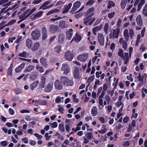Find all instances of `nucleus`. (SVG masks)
I'll return each instance as SVG.
<instances>
[{"instance_id": "obj_21", "label": "nucleus", "mask_w": 147, "mask_h": 147, "mask_svg": "<svg viewBox=\"0 0 147 147\" xmlns=\"http://www.w3.org/2000/svg\"><path fill=\"white\" fill-rule=\"evenodd\" d=\"M35 68V66L31 65H28L24 71V72L26 73L27 72L31 71Z\"/></svg>"}, {"instance_id": "obj_26", "label": "nucleus", "mask_w": 147, "mask_h": 147, "mask_svg": "<svg viewBox=\"0 0 147 147\" xmlns=\"http://www.w3.org/2000/svg\"><path fill=\"white\" fill-rule=\"evenodd\" d=\"M53 84L50 82L47 86V92H50L53 89Z\"/></svg>"}, {"instance_id": "obj_30", "label": "nucleus", "mask_w": 147, "mask_h": 147, "mask_svg": "<svg viewBox=\"0 0 147 147\" xmlns=\"http://www.w3.org/2000/svg\"><path fill=\"white\" fill-rule=\"evenodd\" d=\"M118 54L119 56L122 57L123 59H125V57L123 55V50L122 49L120 48L119 49V51Z\"/></svg>"}, {"instance_id": "obj_24", "label": "nucleus", "mask_w": 147, "mask_h": 147, "mask_svg": "<svg viewBox=\"0 0 147 147\" xmlns=\"http://www.w3.org/2000/svg\"><path fill=\"white\" fill-rule=\"evenodd\" d=\"M95 18H93L88 20L86 21H84V23L86 26H88V25L89 26H90L95 21Z\"/></svg>"}, {"instance_id": "obj_49", "label": "nucleus", "mask_w": 147, "mask_h": 147, "mask_svg": "<svg viewBox=\"0 0 147 147\" xmlns=\"http://www.w3.org/2000/svg\"><path fill=\"white\" fill-rule=\"evenodd\" d=\"M14 91L16 94H18L21 93V90L18 88L15 89Z\"/></svg>"}, {"instance_id": "obj_48", "label": "nucleus", "mask_w": 147, "mask_h": 147, "mask_svg": "<svg viewBox=\"0 0 147 147\" xmlns=\"http://www.w3.org/2000/svg\"><path fill=\"white\" fill-rule=\"evenodd\" d=\"M141 35L140 34H139L137 36V40L136 41V45H138V43L140 40Z\"/></svg>"}, {"instance_id": "obj_13", "label": "nucleus", "mask_w": 147, "mask_h": 147, "mask_svg": "<svg viewBox=\"0 0 147 147\" xmlns=\"http://www.w3.org/2000/svg\"><path fill=\"white\" fill-rule=\"evenodd\" d=\"M25 63H22L15 69V71L17 73L20 72L25 67Z\"/></svg>"}, {"instance_id": "obj_40", "label": "nucleus", "mask_w": 147, "mask_h": 147, "mask_svg": "<svg viewBox=\"0 0 147 147\" xmlns=\"http://www.w3.org/2000/svg\"><path fill=\"white\" fill-rule=\"evenodd\" d=\"M142 13L144 15L147 17V4H145L142 11Z\"/></svg>"}, {"instance_id": "obj_10", "label": "nucleus", "mask_w": 147, "mask_h": 147, "mask_svg": "<svg viewBox=\"0 0 147 147\" xmlns=\"http://www.w3.org/2000/svg\"><path fill=\"white\" fill-rule=\"evenodd\" d=\"M9 0H0V5H3V6L5 7L9 6L11 4V1H9Z\"/></svg>"}, {"instance_id": "obj_64", "label": "nucleus", "mask_w": 147, "mask_h": 147, "mask_svg": "<svg viewBox=\"0 0 147 147\" xmlns=\"http://www.w3.org/2000/svg\"><path fill=\"white\" fill-rule=\"evenodd\" d=\"M16 39V37H11L9 38L8 41L9 42L12 43L13 42V40H15Z\"/></svg>"}, {"instance_id": "obj_12", "label": "nucleus", "mask_w": 147, "mask_h": 147, "mask_svg": "<svg viewBox=\"0 0 147 147\" xmlns=\"http://www.w3.org/2000/svg\"><path fill=\"white\" fill-rule=\"evenodd\" d=\"M120 32V29L119 28H117L116 30H113V38H117Z\"/></svg>"}, {"instance_id": "obj_63", "label": "nucleus", "mask_w": 147, "mask_h": 147, "mask_svg": "<svg viewBox=\"0 0 147 147\" xmlns=\"http://www.w3.org/2000/svg\"><path fill=\"white\" fill-rule=\"evenodd\" d=\"M98 131L99 133L104 134L107 131V129H104L101 130H98Z\"/></svg>"}, {"instance_id": "obj_60", "label": "nucleus", "mask_w": 147, "mask_h": 147, "mask_svg": "<svg viewBox=\"0 0 147 147\" xmlns=\"http://www.w3.org/2000/svg\"><path fill=\"white\" fill-rule=\"evenodd\" d=\"M121 19H119L116 24L117 26V27L119 28L121 26Z\"/></svg>"}, {"instance_id": "obj_52", "label": "nucleus", "mask_w": 147, "mask_h": 147, "mask_svg": "<svg viewBox=\"0 0 147 147\" xmlns=\"http://www.w3.org/2000/svg\"><path fill=\"white\" fill-rule=\"evenodd\" d=\"M94 3L93 0H89L86 3V5H91Z\"/></svg>"}, {"instance_id": "obj_5", "label": "nucleus", "mask_w": 147, "mask_h": 147, "mask_svg": "<svg viewBox=\"0 0 147 147\" xmlns=\"http://www.w3.org/2000/svg\"><path fill=\"white\" fill-rule=\"evenodd\" d=\"M88 54L84 53L78 55L77 57L78 60L81 62H85L88 57Z\"/></svg>"}, {"instance_id": "obj_2", "label": "nucleus", "mask_w": 147, "mask_h": 147, "mask_svg": "<svg viewBox=\"0 0 147 147\" xmlns=\"http://www.w3.org/2000/svg\"><path fill=\"white\" fill-rule=\"evenodd\" d=\"M81 3L80 1L75 2L73 4V6L70 11V12L73 14L76 13L75 11L81 6Z\"/></svg>"}, {"instance_id": "obj_11", "label": "nucleus", "mask_w": 147, "mask_h": 147, "mask_svg": "<svg viewBox=\"0 0 147 147\" xmlns=\"http://www.w3.org/2000/svg\"><path fill=\"white\" fill-rule=\"evenodd\" d=\"M65 38L64 35L62 33H60L58 36V42L59 43H63L65 40Z\"/></svg>"}, {"instance_id": "obj_44", "label": "nucleus", "mask_w": 147, "mask_h": 147, "mask_svg": "<svg viewBox=\"0 0 147 147\" xmlns=\"http://www.w3.org/2000/svg\"><path fill=\"white\" fill-rule=\"evenodd\" d=\"M94 78L95 76L94 75L89 77L87 80L88 82L90 84L94 80Z\"/></svg>"}, {"instance_id": "obj_28", "label": "nucleus", "mask_w": 147, "mask_h": 147, "mask_svg": "<svg viewBox=\"0 0 147 147\" xmlns=\"http://www.w3.org/2000/svg\"><path fill=\"white\" fill-rule=\"evenodd\" d=\"M123 35L125 39L128 41L129 39V34L128 30L127 29H125L124 30Z\"/></svg>"}, {"instance_id": "obj_46", "label": "nucleus", "mask_w": 147, "mask_h": 147, "mask_svg": "<svg viewBox=\"0 0 147 147\" xmlns=\"http://www.w3.org/2000/svg\"><path fill=\"white\" fill-rule=\"evenodd\" d=\"M49 125L52 128L57 127V122H54L53 123L50 124Z\"/></svg>"}, {"instance_id": "obj_41", "label": "nucleus", "mask_w": 147, "mask_h": 147, "mask_svg": "<svg viewBox=\"0 0 147 147\" xmlns=\"http://www.w3.org/2000/svg\"><path fill=\"white\" fill-rule=\"evenodd\" d=\"M85 136L88 139L90 140L92 139L93 134L91 132H88L86 134Z\"/></svg>"}, {"instance_id": "obj_54", "label": "nucleus", "mask_w": 147, "mask_h": 147, "mask_svg": "<svg viewBox=\"0 0 147 147\" xmlns=\"http://www.w3.org/2000/svg\"><path fill=\"white\" fill-rule=\"evenodd\" d=\"M138 78L139 79V81L140 82H143L144 80V76H141L140 73L139 74Z\"/></svg>"}, {"instance_id": "obj_47", "label": "nucleus", "mask_w": 147, "mask_h": 147, "mask_svg": "<svg viewBox=\"0 0 147 147\" xmlns=\"http://www.w3.org/2000/svg\"><path fill=\"white\" fill-rule=\"evenodd\" d=\"M36 68L37 69L39 70L40 72L42 73L44 71V69L43 67L39 65L36 66Z\"/></svg>"}, {"instance_id": "obj_9", "label": "nucleus", "mask_w": 147, "mask_h": 147, "mask_svg": "<svg viewBox=\"0 0 147 147\" xmlns=\"http://www.w3.org/2000/svg\"><path fill=\"white\" fill-rule=\"evenodd\" d=\"M136 23L138 25L140 26H143V19L141 16L139 14L136 19Z\"/></svg>"}, {"instance_id": "obj_15", "label": "nucleus", "mask_w": 147, "mask_h": 147, "mask_svg": "<svg viewBox=\"0 0 147 147\" xmlns=\"http://www.w3.org/2000/svg\"><path fill=\"white\" fill-rule=\"evenodd\" d=\"M30 9H27L26 10H25V11H24V13L20 15V18L22 19V21L25 19H24V18L27 16V14L30 12Z\"/></svg>"}, {"instance_id": "obj_17", "label": "nucleus", "mask_w": 147, "mask_h": 147, "mask_svg": "<svg viewBox=\"0 0 147 147\" xmlns=\"http://www.w3.org/2000/svg\"><path fill=\"white\" fill-rule=\"evenodd\" d=\"M26 45L28 48L30 49L33 45V42L32 40L29 38H27L26 42Z\"/></svg>"}, {"instance_id": "obj_61", "label": "nucleus", "mask_w": 147, "mask_h": 147, "mask_svg": "<svg viewBox=\"0 0 147 147\" xmlns=\"http://www.w3.org/2000/svg\"><path fill=\"white\" fill-rule=\"evenodd\" d=\"M34 135L38 139H41L42 138V136L37 133H35Z\"/></svg>"}, {"instance_id": "obj_59", "label": "nucleus", "mask_w": 147, "mask_h": 147, "mask_svg": "<svg viewBox=\"0 0 147 147\" xmlns=\"http://www.w3.org/2000/svg\"><path fill=\"white\" fill-rule=\"evenodd\" d=\"M108 85L106 84H104L103 86V91L105 92L108 88Z\"/></svg>"}, {"instance_id": "obj_62", "label": "nucleus", "mask_w": 147, "mask_h": 147, "mask_svg": "<svg viewBox=\"0 0 147 147\" xmlns=\"http://www.w3.org/2000/svg\"><path fill=\"white\" fill-rule=\"evenodd\" d=\"M22 141L25 144H27L28 142V138L27 137H25L22 139Z\"/></svg>"}, {"instance_id": "obj_19", "label": "nucleus", "mask_w": 147, "mask_h": 147, "mask_svg": "<svg viewBox=\"0 0 147 147\" xmlns=\"http://www.w3.org/2000/svg\"><path fill=\"white\" fill-rule=\"evenodd\" d=\"M120 42L122 44V47L123 49L125 50L127 49V43L126 41L123 40V38H120L119 40Z\"/></svg>"}, {"instance_id": "obj_23", "label": "nucleus", "mask_w": 147, "mask_h": 147, "mask_svg": "<svg viewBox=\"0 0 147 147\" xmlns=\"http://www.w3.org/2000/svg\"><path fill=\"white\" fill-rule=\"evenodd\" d=\"M73 35V29H70L67 32L66 36L67 38L69 40H71Z\"/></svg>"}, {"instance_id": "obj_29", "label": "nucleus", "mask_w": 147, "mask_h": 147, "mask_svg": "<svg viewBox=\"0 0 147 147\" xmlns=\"http://www.w3.org/2000/svg\"><path fill=\"white\" fill-rule=\"evenodd\" d=\"M82 39V38L81 36L80 35L77 34V33L76 34V37L75 38L74 37L71 41V42L74 40L76 41H80Z\"/></svg>"}, {"instance_id": "obj_36", "label": "nucleus", "mask_w": 147, "mask_h": 147, "mask_svg": "<svg viewBox=\"0 0 147 147\" xmlns=\"http://www.w3.org/2000/svg\"><path fill=\"white\" fill-rule=\"evenodd\" d=\"M127 0H122L121 3V6L122 9H124L126 5Z\"/></svg>"}, {"instance_id": "obj_39", "label": "nucleus", "mask_w": 147, "mask_h": 147, "mask_svg": "<svg viewBox=\"0 0 147 147\" xmlns=\"http://www.w3.org/2000/svg\"><path fill=\"white\" fill-rule=\"evenodd\" d=\"M13 66V64L12 63L11 64L7 71L8 74L11 76L12 74Z\"/></svg>"}, {"instance_id": "obj_33", "label": "nucleus", "mask_w": 147, "mask_h": 147, "mask_svg": "<svg viewBox=\"0 0 147 147\" xmlns=\"http://www.w3.org/2000/svg\"><path fill=\"white\" fill-rule=\"evenodd\" d=\"M66 21L64 20H62L60 21L59 23V26L61 28H64L66 27L65 25Z\"/></svg>"}, {"instance_id": "obj_57", "label": "nucleus", "mask_w": 147, "mask_h": 147, "mask_svg": "<svg viewBox=\"0 0 147 147\" xmlns=\"http://www.w3.org/2000/svg\"><path fill=\"white\" fill-rule=\"evenodd\" d=\"M16 22V20H13L11 21H10V22L8 23L7 24V26H9L10 25H12L14 24V23H15Z\"/></svg>"}, {"instance_id": "obj_25", "label": "nucleus", "mask_w": 147, "mask_h": 147, "mask_svg": "<svg viewBox=\"0 0 147 147\" xmlns=\"http://www.w3.org/2000/svg\"><path fill=\"white\" fill-rule=\"evenodd\" d=\"M43 13V11H40L36 14H34L33 18L35 20L37 18L40 17L42 16Z\"/></svg>"}, {"instance_id": "obj_3", "label": "nucleus", "mask_w": 147, "mask_h": 147, "mask_svg": "<svg viewBox=\"0 0 147 147\" xmlns=\"http://www.w3.org/2000/svg\"><path fill=\"white\" fill-rule=\"evenodd\" d=\"M31 35L32 38L33 40H37L39 38L40 34L39 31L36 29L32 32Z\"/></svg>"}, {"instance_id": "obj_7", "label": "nucleus", "mask_w": 147, "mask_h": 147, "mask_svg": "<svg viewBox=\"0 0 147 147\" xmlns=\"http://www.w3.org/2000/svg\"><path fill=\"white\" fill-rule=\"evenodd\" d=\"M62 70L63 71V74L64 75H67L70 71V68L68 65L66 64H63L61 68Z\"/></svg>"}, {"instance_id": "obj_55", "label": "nucleus", "mask_w": 147, "mask_h": 147, "mask_svg": "<svg viewBox=\"0 0 147 147\" xmlns=\"http://www.w3.org/2000/svg\"><path fill=\"white\" fill-rule=\"evenodd\" d=\"M8 143V142L5 141H2L0 142L1 145L3 146H6L7 145V144Z\"/></svg>"}, {"instance_id": "obj_27", "label": "nucleus", "mask_w": 147, "mask_h": 147, "mask_svg": "<svg viewBox=\"0 0 147 147\" xmlns=\"http://www.w3.org/2000/svg\"><path fill=\"white\" fill-rule=\"evenodd\" d=\"M39 83V81H36L32 84L30 86V88L31 90H34L35 88L37 87Z\"/></svg>"}, {"instance_id": "obj_58", "label": "nucleus", "mask_w": 147, "mask_h": 147, "mask_svg": "<svg viewBox=\"0 0 147 147\" xmlns=\"http://www.w3.org/2000/svg\"><path fill=\"white\" fill-rule=\"evenodd\" d=\"M94 10V9L93 7L90 8L87 11V13L88 14H89L90 13L92 12Z\"/></svg>"}, {"instance_id": "obj_43", "label": "nucleus", "mask_w": 147, "mask_h": 147, "mask_svg": "<svg viewBox=\"0 0 147 147\" xmlns=\"http://www.w3.org/2000/svg\"><path fill=\"white\" fill-rule=\"evenodd\" d=\"M40 63L45 66H46V59L45 58L42 57L40 59Z\"/></svg>"}, {"instance_id": "obj_1", "label": "nucleus", "mask_w": 147, "mask_h": 147, "mask_svg": "<svg viewBox=\"0 0 147 147\" xmlns=\"http://www.w3.org/2000/svg\"><path fill=\"white\" fill-rule=\"evenodd\" d=\"M73 78L69 79L67 77L61 76L60 78V81L64 85L72 86L74 84Z\"/></svg>"}, {"instance_id": "obj_38", "label": "nucleus", "mask_w": 147, "mask_h": 147, "mask_svg": "<svg viewBox=\"0 0 147 147\" xmlns=\"http://www.w3.org/2000/svg\"><path fill=\"white\" fill-rule=\"evenodd\" d=\"M61 47L60 45H57L55 48V49L56 52L57 54L59 53L61 50Z\"/></svg>"}, {"instance_id": "obj_51", "label": "nucleus", "mask_w": 147, "mask_h": 147, "mask_svg": "<svg viewBox=\"0 0 147 147\" xmlns=\"http://www.w3.org/2000/svg\"><path fill=\"white\" fill-rule=\"evenodd\" d=\"M109 29V26L106 23L105 24V26H104V30L105 32V33H107V32L108 31Z\"/></svg>"}, {"instance_id": "obj_53", "label": "nucleus", "mask_w": 147, "mask_h": 147, "mask_svg": "<svg viewBox=\"0 0 147 147\" xmlns=\"http://www.w3.org/2000/svg\"><path fill=\"white\" fill-rule=\"evenodd\" d=\"M115 14V12H113L111 13H109L108 15V17L109 18H110V19H111V18H113Z\"/></svg>"}, {"instance_id": "obj_50", "label": "nucleus", "mask_w": 147, "mask_h": 147, "mask_svg": "<svg viewBox=\"0 0 147 147\" xmlns=\"http://www.w3.org/2000/svg\"><path fill=\"white\" fill-rule=\"evenodd\" d=\"M102 24H101L99 27L97 26L92 29V30L94 29L96 31H98L100 30L102 28Z\"/></svg>"}, {"instance_id": "obj_8", "label": "nucleus", "mask_w": 147, "mask_h": 147, "mask_svg": "<svg viewBox=\"0 0 147 147\" xmlns=\"http://www.w3.org/2000/svg\"><path fill=\"white\" fill-rule=\"evenodd\" d=\"M61 81L57 79L55 82V88L58 90H61L63 88V85L61 84Z\"/></svg>"}, {"instance_id": "obj_45", "label": "nucleus", "mask_w": 147, "mask_h": 147, "mask_svg": "<svg viewBox=\"0 0 147 147\" xmlns=\"http://www.w3.org/2000/svg\"><path fill=\"white\" fill-rule=\"evenodd\" d=\"M59 128L60 130L62 132H63L65 130L63 125L62 124H59Z\"/></svg>"}, {"instance_id": "obj_4", "label": "nucleus", "mask_w": 147, "mask_h": 147, "mask_svg": "<svg viewBox=\"0 0 147 147\" xmlns=\"http://www.w3.org/2000/svg\"><path fill=\"white\" fill-rule=\"evenodd\" d=\"M74 57V54L70 51H67L65 54L64 58L66 59L69 61L72 60Z\"/></svg>"}, {"instance_id": "obj_32", "label": "nucleus", "mask_w": 147, "mask_h": 147, "mask_svg": "<svg viewBox=\"0 0 147 147\" xmlns=\"http://www.w3.org/2000/svg\"><path fill=\"white\" fill-rule=\"evenodd\" d=\"M74 77L76 79H78L80 78V72L79 70H74Z\"/></svg>"}, {"instance_id": "obj_14", "label": "nucleus", "mask_w": 147, "mask_h": 147, "mask_svg": "<svg viewBox=\"0 0 147 147\" xmlns=\"http://www.w3.org/2000/svg\"><path fill=\"white\" fill-rule=\"evenodd\" d=\"M58 27L55 25H51L50 27L51 32L55 33L58 30Z\"/></svg>"}, {"instance_id": "obj_18", "label": "nucleus", "mask_w": 147, "mask_h": 147, "mask_svg": "<svg viewBox=\"0 0 147 147\" xmlns=\"http://www.w3.org/2000/svg\"><path fill=\"white\" fill-rule=\"evenodd\" d=\"M40 44L39 42H36L34 43L33 45L32 46L30 49L32 51L37 50L39 48Z\"/></svg>"}, {"instance_id": "obj_56", "label": "nucleus", "mask_w": 147, "mask_h": 147, "mask_svg": "<svg viewBox=\"0 0 147 147\" xmlns=\"http://www.w3.org/2000/svg\"><path fill=\"white\" fill-rule=\"evenodd\" d=\"M129 35L130 37L132 38L134 35V32L133 30L132 29L129 30Z\"/></svg>"}, {"instance_id": "obj_34", "label": "nucleus", "mask_w": 147, "mask_h": 147, "mask_svg": "<svg viewBox=\"0 0 147 147\" xmlns=\"http://www.w3.org/2000/svg\"><path fill=\"white\" fill-rule=\"evenodd\" d=\"M108 3L107 8L108 9H110L112 7H114L115 6V3L112 1H109Z\"/></svg>"}, {"instance_id": "obj_37", "label": "nucleus", "mask_w": 147, "mask_h": 147, "mask_svg": "<svg viewBox=\"0 0 147 147\" xmlns=\"http://www.w3.org/2000/svg\"><path fill=\"white\" fill-rule=\"evenodd\" d=\"M59 11V10L57 9H52L47 14V16H49L54 13L57 12Z\"/></svg>"}, {"instance_id": "obj_42", "label": "nucleus", "mask_w": 147, "mask_h": 147, "mask_svg": "<svg viewBox=\"0 0 147 147\" xmlns=\"http://www.w3.org/2000/svg\"><path fill=\"white\" fill-rule=\"evenodd\" d=\"M36 10V9L35 7H34L28 13L27 15V16H26V17L24 19H26L27 18L30 16Z\"/></svg>"}, {"instance_id": "obj_16", "label": "nucleus", "mask_w": 147, "mask_h": 147, "mask_svg": "<svg viewBox=\"0 0 147 147\" xmlns=\"http://www.w3.org/2000/svg\"><path fill=\"white\" fill-rule=\"evenodd\" d=\"M38 73L36 72H34L30 74L29 78L31 80H34L38 77Z\"/></svg>"}, {"instance_id": "obj_6", "label": "nucleus", "mask_w": 147, "mask_h": 147, "mask_svg": "<svg viewBox=\"0 0 147 147\" xmlns=\"http://www.w3.org/2000/svg\"><path fill=\"white\" fill-rule=\"evenodd\" d=\"M97 38L98 41L100 45L103 46L104 44V38L103 34L101 33H99L98 34Z\"/></svg>"}, {"instance_id": "obj_35", "label": "nucleus", "mask_w": 147, "mask_h": 147, "mask_svg": "<svg viewBox=\"0 0 147 147\" xmlns=\"http://www.w3.org/2000/svg\"><path fill=\"white\" fill-rule=\"evenodd\" d=\"M42 39L43 41L46 39V28L45 27L43 28L42 30Z\"/></svg>"}, {"instance_id": "obj_31", "label": "nucleus", "mask_w": 147, "mask_h": 147, "mask_svg": "<svg viewBox=\"0 0 147 147\" xmlns=\"http://www.w3.org/2000/svg\"><path fill=\"white\" fill-rule=\"evenodd\" d=\"M29 56V54H28L26 52L24 51L22 53H20L18 56L20 57L27 58Z\"/></svg>"}, {"instance_id": "obj_20", "label": "nucleus", "mask_w": 147, "mask_h": 147, "mask_svg": "<svg viewBox=\"0 0 147 147\" xmlns=\"http://www.w3.org/2000/svg\"><path fill=\"white\" fill-rule=\"evenodd\" d=\"M46 72L45 73L44 75L42 76L41 78L42 81L40 83V86L42 88H44L45 85L46 80Z\"/></svg>"}, {"instance_id": "obj_22", "label": "nucleus", "mask_w": 147, "mask_h": 147, "mask_svg": "<svg viewBox=\"0 0 147 147\" xmlns=\"http://www.w3.org/2000/svg\"><path fill=\"white\" fill-rule=\"evenodd\" d=\"M91 113L93 116H95L98 113L97 109L96 107L93 106L91 110Z\"/></svg>"}]
</instances>
